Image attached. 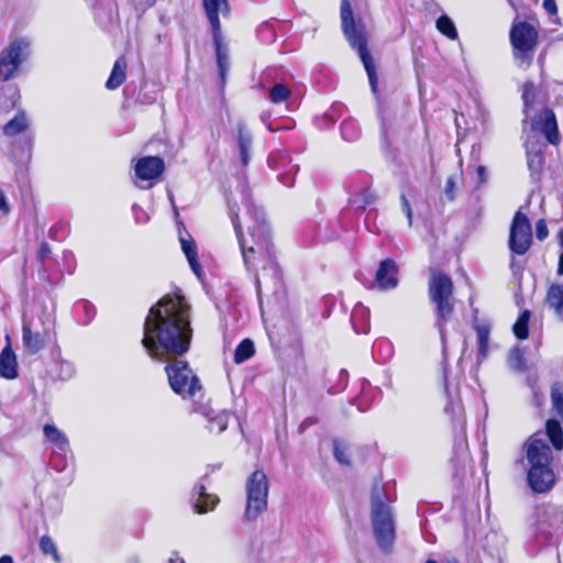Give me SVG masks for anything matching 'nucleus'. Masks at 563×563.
Returning <instances> with one entry per match:
<instances>
[{
    "label": "nucleus",
    "instance_id": "obj_48",
    "mask_svg": "<svg viewBox=\"0 0 563 563\" xmlns=\"http://www.w3.org/2000/svg\"><path fill=\"white\" fill-rule=\"evenodd\" d=\"M543 8L550 15H554L558 12L555 0H543Z\"/></svg>",
    "mask_w": 563,
    "mask_h": 563
},
{
    "label": "nucleus",
    "instance_id": "obj_54",
    "mask_svg": "<svg viewBox=\"0 0 563 563\" xmlns=\"http://www.w3.org/2000/svg\"><path fill=\"white\" fill-rule=\"evenodd\" d=\"M477 176L481 183H485L487 180V173L485 166L479 165L477 167Z\"/></svg>",
    "mask_w": 563,
    "mask_h": 563
},
{
    "label": "nucleus",
    "instance_id": "obj_42",
    "mask_svg": "<svg viewBox=\"0 0 563 563\" xmlns=\"http://www.w3.org/2000/svg\"><path fill=\"white\" fill-rule=\"evenodd\" d=\"M537 97V88L533 82L527 81L523 85L522 89V100L525 103V111H527L528 107L531 106Z\"/></svg>",
    "mask_w": 563,
    "mask_h": 563
},
{
    "label": "nucleus",
    "instance_id": "obj_36",
    "mask_svg": "<svg viewBox=\"0 0 563 563\" xmlns=\"http://www.w3.org/2000/svg\"><path fill=\"white\" fill-rule=\"evenodd\" d=\"M290 96V89L282 82L275 84L268 95L271 102L275 104L287 101Z\"/></svg>",
    "mask_w": 563,
    "mask_h": 563
},
{
    "label": "nucleus",
    "instance_id": "obj_26",
    "mask_svg": "<svg viewBox=\"0 0 563 563\" xmlns=\"http://www.w3.org/2000/svg\"><path fill=\"white\" fill-rule=\"evenodd\" d=\"M0 375L8 379H13L18 376L16 358L9 346L4 347L0 353Z\"/></svg>",
    "mask_w": 563,
    "mask_h": 563
},
{
    "label": "nucleus",
    "instance_id": "obj_58",
    "mask_svg": "<svg viewBox=\"0 0 563 563\" xmlns=\"http://www.w3.org/2000/svg\"><path fill=\"white\" fill-rule=\"evenodd\" d=\"M0 563H13V559L10 555H2L0 558Z\"/></svg>",
    "mask_w": 563,
    "mask_h": 563
},
{
    "label": "nucleus",
    "instance_id": "obj_14",
    "mask_svg": "<svg viewBox=\"0 0 563 563\" xmlns=\"http://www.w3.org/2000/svg\"><path fill=\"white\" fill-rule=\"evenodd\" d=\"M164 161L158 156H144L136 161L134 165L136 186L141 189H147L153 186V181L157 179L164 172Z\"/></svg>",
    "mask_w": 563,
    "mask_h": 563
},
{
    "label": "nucleus",
    "instance_id": "obj_51",
    "mask_svg": "<svg viewBox=\"0 0 563 563\" xmlns=\"http://www.w3.org/2000/svg\"><path fill=\"white\" fill-rule=\"evenodd\" d=\"M51 253L49 245L47 243H42L38 250V257L44 260Z\"/></svg>",
    "mask_w": 563,
    "mask_h": 563
},
{
    "label": "nucleus",
    "instance_id": "obj_24",
    "mask_svg": "<svg viewBox=\"0 0 563 563\" xmlns=\"http://www.w3.org/2000/svg\"><path fill=\"white\" fill-rule=\"evenodd\" d=\"M351 323L356 333L366 334L369 331V310L357 302L351 312Z\"/></svg>",
    "mask_w": 563,
    "mask_h": 563
},
{
    "label": "nucleus",
    "instance_id": "obj_43",
    "mask_svg": "<svg viewBox=\"0 0 563 563\" xmlns=\"http://www.w3.org/2000/svg\"><path fill=\"white\" fill-rule=\"evenodd\" d=\"M128 2L139 14H142L153 7L156 0H128Z\"/></svg>",
    "mask_w": 563,
    "mask_h": 563
},
{
    "label": "nucleus",
    "instance_id": "obj_56",
    "mask_svg": "<svg viewBox=\"0 0 563 563\" xmlns=\"http://www.w3.org/2000/svg\"><path fill=\"white\" fill-rule=\"evenodd\" d=\"M168 563H185V561L179 558L177 553H174V555L169 558Z\"/></svg>",
    "mask_w": 563,
    "mask_h": 563
},
{
    "label": "nucleus",
    "instance_id": "obj_64",
    "mask_svg": "<svg viewBox=\"0 0 563 563\" xmlns=\"http://www.w3.org/2000/svg\"><path fill=\"white\" fill-rule=\"evenodd\" d=\"M449 563H459V562H457V561H455V560H453V561H451V562H449Z\"/></svg>",
    "mask_w": 563,
    "mask_h": 563
},
{
    "label": "nucleus",
    "instance_id": "obj_28",
    "mask_svg": "<svg viewBox=\"0 0 563 563\" xmlns=\"http://www.w3.org/2000/svg\"><path fill=\"white\" fill-rule=\"evenodd\" d=\"M29 128V119L24 111H19L4 126L3 134L15 136Z\"/></svg>",
    "mask_w": 563,
    "mask_h": 563
},
{
    "label": "nucleus",
    "instance_id": "obj_49",
    "mask_svg": "<svg viewBox=\"0 0 563 563\" xmlns=\"http://www.w3.org/2000/svg\"><path fill=\"white\" fill-rule=\"evenodd\" d=\"M62 371L65 372L64 378H69L74 374V367L71 363L63 362L60 364Z\"/></svg>",
    "mask_w": 563,
    "mask_h": 563
},
{
    "label": "nucleus",
    "instance_id": "obj_60",
    "mask_svg": "<svg viewBox=\"0 0 563 563\" xmlns=\"http://www.w3.org/2000/svg\"><path fill=\"white\" fill-rule=\"evenodd\" d=\"M220 466H221L220 464L213 465V466H211V470H210V471H211V472H213V471H216V470H219V468H220Z\"/></svg>",
    "mask_w": 563,
    "mask_h": 563
},
{
    "label": "nucleus",
    "instance_id": "obj_21",
    "mask_svg": "<svg viewBox=\"0 0 563 563\" xmlns=\"http://www.w3.org/2000/svg\"><path fill=\"white\" fill-rule=\"evenodd\" d=\"M194 507L196 512L206 514L216 508L219 498L216 495L208 494L203 483H198L192 489Z\"/></svg>",
    "mask_w": 563,
    "mask_h": 563
},
{
    "label": "nucleus",
    "instance_id": "obj_22",
    "mask_svg": "<svg viewBox=\"0 0 563 563\" xmlns=\"http://www.w3.org/2000/svg\"><path fill=\"white\" fill-rule=\"evenodd\" d=\"M252 134L246 124L240 120L236 122V143L240 151L241 162L246 166L250 162V151L252 146Z\"/></svg>",
    "mask_w": 563,
    "mask_h": 563
},
{
    "label": "nucleus",
    "instance_id": "obj_34",
    "mask_svg": "<svg viewBox=\"0 0 563 563\" xmlns=\"http://www.w3.org/2000/svg\"><path fill=\"white\" fill-rule=\"evenodd\" d=\"M551 404L554 412L563 421V384L555 382L551 386Z\"/></svg>",
    "mask_w": 563,
    "mask_h": 563
},
{
    "label": "nucleus",
    "instance_id": "obj_7",
    "mask_svg": "<svg viewBox=\"0 0 563 563\" xmlns=\"http://www.w3.org/2000/svg\"><path fill=\"white\" fill-rule=\"evenodd\" d=\"M202 5L211 26L213 43L216 46L219 77L221 84L224 85L230 63L228 48L222 43L220 15L225 18L230 14L229 0H202Z\"/></svg>",
    "mask_w": 563,
    "mask_h": 563
},
{
    "label": "nucleus",
    "instance_id": "obj_4",
    "mask_svg": "<svg viewBox=\"0 0 563 563\" xmlns=\"http://www.w3.org/2000/svg\"><path fill=\"white\" fill-rule=\"evenodd\" d=\"M391 499L385 488L374 484L371 495V518L376 543L383 552H390L395 542V520L391 511Z\"/></svg>",
    "mask_w": 563,
    "mask_h": 563
},
{
    "label": "nucleus",
    "instance_id": "obj_19",
    "mask_svg": "<svg viewBox=\"0 0 563 563\" xmlns=\"http://www.w3.org/2000/svg\"><path fill=\"white\" fill-rule=\"evenodd\" d=\"M178 239L190 268L198 277H200L201 266L198 262L196 243L181 222L178 223Z\"/></svg>",
    "mask_w": 563,
    "mask_h": 563
},
{
    "label": "nucleus",
    "instance_id": "obj_18",
    "mask_svg": "<svg viewBox=\"0 0 563 563\" xmlns=\"http://www.w3.org/2000/svg\"><path fill=\"white\" fill-rule=\"evenodd\" d=\"M397 272V265L393 260L382 261L375 275L374 287L383 291L395 289L398 285Z\"/></svg>",
    "mask_w": 563,
    "mask_h": 563
},
{
    "label": "nucleus",
    "instance_id": "obj_62",
    "mask_svg": "<svg viewBox=\"0 0 563 563\" xmlns=\"http://www.w3.org/2000/svg\"><path fill=\"white\" fill-rule=\"evenodd\" d=\"M510 266H511L512 269H515V260L511 261Z\"/></svg>",
    "mask_w": 563,
    "mask_h": 563
},
{
    "label": "nucleus",
    "instance_id": "obj_2",
    "mask_svg": "<svg viewBox=\"0 0 563 563\" xmlns=\"http://www.w3.org/2000/svg\"><path fill=\"white\" fill-rule=\"evenodd\" d=\"M241 195L242 202L246 208V212L253 220V224L249 225L247 228L252 238L251 245L247 244V241L242 233L235 205H232L229 201V209L230 217L239 240L244 265L249 272H255L260 263H262V268L266 269L267 267L275 265V260L269 230L265 221V214L261 208L253 203L250 190L246 187L242 189Z\"/></svg>",
    "mask_w": 563,
    "mask_h": 563
},
{
    "label": "nucleus",
    "instance_id": "obj_41",
    "mask_svg": "<svg viewBox=\"0 0 563 563\" xmlns=\"http://www.w3.org/2000/svg\"><path fill=\"white\" fill-rule=\"evenodd\" d=\"M527 163L532 174L538 173L541 169L543 163V156L541 151L527 150Z\"/></svg>",
    "mask_w": 563,
    "mask_h": 563
},
{
    "label": "nucleus",
    "instance_id": "obj_23",
    "mask_svg": "<svg viewBox=\"0 0 563 563\" xmlns=\"http://www.w3.org/2000/svg\"><path fill=\"white\" fill-rule=\"evenodd\" d=\"M474 328L477 334L478 345L477 362L482 363L488 354L490 323L488 321H478L477 318H475Z\"/></svg>",
    "mask_w": 563,
    "mask_h": 563
},
{
    "label": "nucleus",
    "instance_id": "obj_10",
    "mask_svg": "<svg viewBox=\"0 0 563 563\" xmlns=\"http://www.w3.org/2000/svg\"><path fill=\"white\" fill-rule=\"evenodd\" d=\"M165 372L172 389L183 397H194L201 389L199 378L185 361L175 360L165 366Z\"/></svg>",
    "mask_w": 563,
    "mask_h": 563
},
{
    "label": "nucleus",
    "instance_id": "obj_29",
    "mask_svg": "<svg viewBox=\"0 0 563 563\" xmlns=\"http://www.w3.org/2000/svg\"><path fill=\"white\" fill-rule=\"evenodd\" d=\"M126 62L124 58L115 60L106 87L110 90L119 88L125 80Z\"/></svg>",
    "mask_w": 563,
    "mask_h": 563
},
{
    "label": "nucleus",
    "instance_id": "obj_15",
    "mask_svg": "<svg viewBox=\"0 0 563 563\" xmlns=\"http://www.w3.org/2000/svg\"><path fill=\"white\" fill-rule=\"evenodd\" d=\"M268 166L279 172L278 180L286 187H291L295 183V176L299 170L297 164H292L287 151H275L267 158Z\"/></svg>",
    "mask_w": 563,
    "mask_h": 563
},
{
    "label": "nucleus",
    "instance_id": "obj_45",
    "mask_svg": "<svg viewBox=\"0 0 563 563\" xmlns=\"http://www.w3.org/2000/svg\"><path fill=\"white\" fill-rule=\"evenodd\" d=\"M77 309H82L85 314H86V320H85V323H88L92 320V318L95 317V313H96V309L95 307L87 302V301H81V302H78L77 303Z\"/></svg>",
    "mask_w": 563,
    "mask_h": 563
},
{
    "label": "nucleus",
    "instance_id": "obj_16",
    "mask_svg": "<svg viewBox=\"0 0 563 563\" xmlns=\"http://www.w3.org/2000/svg\"><path fill=\"white\" fill-rule=\"evenodd\" d=\"M563 528V511L554 506H547L540 510L537 520V532L550 540Z\"/></svg>",
    "mask_w": 563,
    "mask_h": 563
},
{
    "label": "nucleus",
    "instance_id": "obj_20",
    "mask_svg": "<svg viewBox=\"0 0 563 563\" xmlns=\"http://www.w3.org/2000/svg\"><path fill=\"white\" fill-rule=\"evenodd\" d=\"M195 412L200 413L207 419V428L211 433L220 434L228 428L230 412L227 410H222L216 413L213 409L200 405L195 407Z\"/></svg>",
    "mask_w": 563,
    "mask_h": 563
},
{
    "label": "nucleus",
    "instance_id": "obj_31",
    "mask_svg": "<svg viewBox=\"0 0 563 563\" xmlns=\"http://www.w3.org/2000/svg\"><path fill=\"white\" fill-rule=\"evenodd\" d=\"M545 432L554 449H563V430L558 420H548L545 424Z\"/></svg>",
    "mask_w": 563,
    "mask_h": 563
},
{
    "label": "nucleus",
    "instance_id": "obj_9",
    "mask_svg": "<svg viewBox=\"0 0 563 563\" xmlns=\"http://www.w3.org/2000/svg\"><path fill=\"white\" fill-rule=\"evenodd\" d=\"M509 36L515 59L520 66H529L538 44L537 30L528 22H519L512 25Z\"/></svg>",
    "mask_w": 563,
    "mask_h": 563
},
{
    "label": "nucleus",
    "instance_id": "obj_1",
    "mask_svg": "<svg viewBox=\"0 0 563 563\" xmlns=\"http://www.w3.org/2000/svg\"><path fill=\"white\" fill-rule=\"evenodd\" d=\"M192 329L190 307L180 295H166L154 305L145 319L142 345L157 361L167 362L187 353Z\"/></svg>",
    "mask_w": 563,
    "mask_h": 563
},
{
    "label": "nucleus",
    "instance_id": "obj_8",
    "mask_svg": "<svg viewBox=\"0 0 563 563\" xmlns=\"http://www.w3.org/2000/svg\"><path fill=\"white\" fill-rule=\"evenodd\" d=\"M268 479L262 470L254 471L246 479V507L244 517L254 521L268 506Z\"/></svg>",
    "mask_w": 563,
    "mask_h": 563
},
{
    "label": "nucleus",
    "instance_id": "obj_38",
    "mask_svg": "<svg viewBox=\"0 0 563 563\" xmlns=\"http://www.w3.org/2000/svg\"><path fill=\"white\" fill-rule=\"evenodd\" d=\"M333 455L334 459L342 465L349 466L351 464L349 456V448L341 440H333Z\"/></svg>",
    "mask_w": 563,
    "mask_h": 563
},
{
    "label": "nucleus",
    "instance_id": "obj_27",
    "mask_svg": "<svg viewBox=\"0 0 563 563\" xmlns=\"http://www.w3.org/2000/svg\"><path fill=\"white\" fill-rule=\"evenodd\" d=\"M376 201L375 192L368 187L363 186L358 190L352 194L349 202L356 209L364 210L367 206Z\"/></svg>",
    "mask_w": 563,
    "mask_h": 563
},
{
    "label": "nucleus",
    "instance_id": "obj_37",
    "mask_svg": "<svg viewBox=\"0 0 563 563\" xmlns=\"http://www.w3.org/2000/svg\"><path fill=\"white\" fill-rule=\"evenodd\" d=\"M38 545H40L42 553L46 554V555L47 554L52 555L55 563L62 562V558L58 553L57 547L51 537H48V536L41 537Z\"/></svg>",
    "mask_w": 563,
    "mask_h": 563
},
{
    "label": "nucleus",
    "instance_id": "obj_32",
    "mask_svg": "<svg viewBox=\"0 0 563 563\" xmlns=\"http://www.w3.org/2000/svg\"><path fill=\"white\" fill-rule=\"evenodd\" d=\"M529 320H530V311L523 310L512 327L514 334L517 336V339L525 340L528 338Z\"/></svg>",
    "mask_w": 563,
    "mask_h": 563
},
{
    "label": "nucleus",
    "instance_id": "obj_33",
    "mask_svg": "<svg viewBox=\"0 0 563 563\" xmlns=\"http://www.w3.org/2000/svg\"><path fill=\"white\" fill-rule=\"evenodd\" d=\"M255 352L254 343L250 339H244L235 349L234 362L241 364L253 356Z\"/></svg>",
    "mask_w": 563,
    "mask_h": 563
},
{
    "label": "nucleus",
    "instance_id": "obj_17",
    "mask_svg": "<svg viewBox=\"0 0 563 563\" xmlns=\"http://www.w3.org/2000/svg\"><path fill=\"white\" fill-rule=\"evenodd\" d=\"M531 128L542 132L549 143L558 144L560 142L556 118L551 109L545 108L539 115H536L531 120Z\"/></svg>",
    "mask_w": 563,
    "mask_h": 563
},
{
    "label": "nucleus",
    "instance_id": "obj_52",
    "mask_svg": "<svg viewBox=\"0 0 563 563\" xmlns=\"http://www.w3.org/2000/svg\"><path fill=\"white\" fill-rule=\"evenodd\" d=\"M0 210L4 213L10 211L3 191L0 189Z\"/></svg>",
    "mask_w": 563,
    "mask_h": 563
},
{
    "label": "nucleus",
    "instance_id": "obj_11",
    "mask_svg": "<svg viewBox=\"0 0 563 563\" xmlns=\"http://www.w3.org/2000/svg\"><path fill=\"white\" fill-rule=\"evenodd\" d=\"M30 41L22 37L13 41L0 54V81L12 79L21 64L27 58Z\"/></svg>",
    "mask_w": 563,
    "mask_h": 563
},
{
    "label": "nucleus",
    "instance_id": "obj_46",
    "mask_svg": "<svg viewBox=\"0 0 563 563\" xmlns=\"http://www.w3.org/2000/svg\"><path fill=\"white\" fill-rule=\"evenodd\" d=\"M549 231L547 227V222L543 219H540L536 223V236L539 241H543L548 238Z\"/></svg>",
    "mask_w": 563,
    "mask_h": 563
},
{
    "label": "nucleus",
    "instance_id": "obj_50",
    "mask_svg": "<svg viewBox=\"0 0 563 563\" xmlns=\"http://www.w3.org/2000/svg\"><path fill=\"white\" fill-rule=\"evenodd\" d=\"M385 111H386L385 108L382 104H379L378 117H379L382 130L384 133H386V126H387Z\"/></svg>",
    "mask_w": 563,
    "mask_h": 563
},
{
    "label": "nucleus",
    "instance_id": "obj_47",
    "mask_svg": "<svg viewBox=\"0 0 563 563\" xmlns=\"http://www.w3.org/2000/svg\"><path fill=\"white\" fill-rule=\"evenodd\" d=\"M400 202H401V210L404 211V213L406 214V217L408 219V225L412 227V209H411L408 198L404 194L400 196Z\"/></svg>",
    "mask_w": 563,
    "mask_h": 563
},
{
    "label": "nucleus",
    "instance_id": "obj_55",
    "mask_svg": "<svg viewBox=\"0 0 563 563\" xmlns=\"http://www.w3.org/2000/svg\"><path fill=\"white\" fill-rule=\"evenodd\" d=\"M445 410L448 412H452L453 415H459V413H461V406L459 404H456V405L449 404V405H446Z\"/></svg>",
    "mask_w": 563,
    "mask_h": 563
},
{
    "label": "nucleus",
    "instance_id": "obj_25",
    "mask_svg": "<svg viewBox=\"0 0 563 563\" xmlns=\"http://www.w3.org/2000/svg\"><path fill=\"white\" fill-rule=\"evenodd\" d=\"M22 341L25 349L33 354L40 352L46 343L45 336L40 332H33L26 321L22 325Z\"/></svg>",
    "mask_w": 563,
    "mask_h": 563
},
{
    "label": "nucleus",
    "instance_id": "obj_40",
    "mask_svg": "<svg viewBox=\"0 0 563 563\" xmlns=\"http://www.w3.org/2000/svg\"><path fill=\"white\" fill-rule=\"evenodd\" d=\"M508 364L517 372H523L526 369V358L523 352L519 347H514L509 352Z\"/></svg>",
    "mask_w": 563,
    "mask_h": 563
},
{
    "label": "nucleus",
    "instance_id": "obj_3",
    "mask_svg": "<svg viewBox=\"0 0 563 563\" xmlns=\"http://www.w3.org/2000/svg\"><path fill=\"white\" fill-rule=\"evenodd\" d=\"M539 435L534 433L527 440L525 451L529 464L528 484L534 493L542 494L554 485L555 476L551 467V448Z\"/></svg>",
    "mask_w": 563,
    "mask_h": 563
},
{
    "label": "nucleus",
    "instance_id": "obj_6",
    "mask_svg": "<svg viewBox=\"0 0 563 563\" xmlns=\"http://www.w3.org/2000/svg\"><path fill=\"white\" fill-rule=\"evenodd\" d=\"M429 297L435 306V324L440 332L443 354H445V323L454 311L452 279L443 273L432 272L429 279Z\"/></svg>",
    "mask_w": 563,
    "mask_h": 563
},
{
    "label": "nucleus",
    "instance_id": "obj_5",
    "mask_svg": "<svg viewBox=\"0 0 563 563\" xmlns=\"http://www.w3.org/2000/svg\"><path fill=\"white\" fill-rule=\"evenodd\" d=\"M341 20L343 33L352 48L357 52L368 76L371 89L376 92L377 77L373 58L367 49L366 33L362 24L355 23L349 0L341 1Z\"/></svg>",
    "mask_w": 563,
    "mask_h": 563
},
{
    "label": "nucleus",
    "instance_id": "obj_35",
    "mask_svg": "<svg viewBox=\"0 0 563 563\" xmlns=\"http://www.w3.org/2000/svg\"><path fill=\"white\" fill-rule=\"evenodd\" d=\"M437 29L440 33L445 35L450 40H456L457 38V31L453 23V21L445 14L441 15L437 20Z\"/></svg>",
    "mask_w": 563,
    "mask_h": 563
},
{
    "label": "nucleus",
    "instance_id": "obj_12",
    "mask_svg": "<svg viewBox=\"0 0 563 563\" xmlns=\"http://www.w3.org/2000/svg\"><path fill=\"white\" fill-rule=\"evenodd\" d=\"M532 244V228L528 217L518 210L512 219L509 232V250L517 255L526 254Z\"/></svg>",
    "mask_w": 563,
    "mask_h": 563
},
{
    "label": "nucleus",
    "instance_id": "obj_61",
    "mask_svg": "<svg viewBox=\"0 0 563 563\" xmlns=\"http://www.w3.org/2000/svg\"><path fill=\"white\" fill-rule=\"evenodd\" d=\"M426 563H438V562L432 559H429Z\"/></svg>",
    "mask_w": 563,
    "mask_h": 563
},
{
    "label": "nucleus",
    "instance_id": "obj_53",
    "mask_svg": "<svg viewBox=\"0 0 563 563\" xmlns=\"http://www.w3.org/2000/svg\"><path fill=\"white\" fill-rule=\"evenodd\" d=\"M314 422H316V421H314V419H313V418H307V419H305V420L300 423V426H299V429H298V430H299V432H300V433L305 432V430H306L307 428H309L310 426L314 424Z\"/></svg>",
    "mask_w": 563,
    "mask_h": 563
},
{
    "label": "nucleus",
    "instance_id": "obj_57",
    "mask_svg": "<svg viewBox=\"0 0 563 563\" xmlns=\"http://www.w3.org/2000/svg\"><path fill=\"white\" fill-rule=\"evenodd\" d=\"M558 274L563 275V252L559 257Z\"/></svg>",
    "mask_w": 563,
    "mask_h": 563
},
{
    "label": "nucleus",
    "instance_id": "obj_30",
    "mask_svg": "<svg viewBox=\"0 0 563 563\" xmlns=\"http://www.w3.org/2000/svg\"><path fill=\"white\" fill-rule=\"evenodd\" d=\"M547 301L563 320V284L552 285L547 295Z\"/></svg>",
    "mask_w": 563,
    "mask_h": 563
},
{
    "label": "nucleus",
    "instance_id": "obj_13",
    "mask_svg": "<svg viewBox=\"0 0 563 563\" xmlns=\"http://www.w3.org/2000/svg\"><path fill=\"white\" fill-rule=\"evenodd\" d=\"M43 432L45 438L54 444L53 467L58 472L64 471L68 464V453L69 460H73L67 437L53 424H45Z\"/></svg>",
    "mask_w": 563,
    "mask_h": 563
},
{
    "label": "nucleus",
    "instance_id": "obj_44",
    "mask_svg": "<svg viewBox=\"0 0 563 563\" xmlns=\"http://www.w3.org/2000/svg\"><path fill=\"white\" fill-rule=\"evenodd\" d=\"M455 190H456V176L451 175L448 177L444 188V194L446 198L452 201L455 198Z\"/></svg>",
    "mask_w": 563,
    "mask_h": 563
},
{
    "label": "nucleus",
    "instance_id": "obj_59",
    "mask_svg": "<svg viewBox=\"0 0 563 563\" xmlns=\"http://www.w3.org/2000/svg\"><path fill=\"white\" fill-rule=\"evenodd\" d=\"M559 243L563 247V229L559 232Z\"/></svg>",
    "mask_w": 563,
    "mask_h": 563
},
{
    "label": "nucleus",
    "instance_id": "obj_63",
    "mask_svg": "<svg viewBox=\"0 0 563 563\" xmlns=\"http://www.w3.org/2000/svg\"><path fill=\"white\" fill-rule=\"evenodd\" d=\"M174 210H175V216L177 217L178 216V210L176 207H174Z\"/></svg>",
    "mask_w": 563,
    "mask_h": 563
},
{
    "label": "nucleus",
    "instance_id": "obj_39",
    "mask_svg": "<svg viewBox=\"0 0 563 563\" xmlns=\"http://www.w3.org/2000/svg\"><path fill=\"white\" fill-rule=\"evenodd\" d=\"M342 137L347 142L355 141L360 135L358 124L354 120H345L341 124Z\"/></svg>",
    "mask_w": 563,
    "mask_h": 563
}]
</instances>
